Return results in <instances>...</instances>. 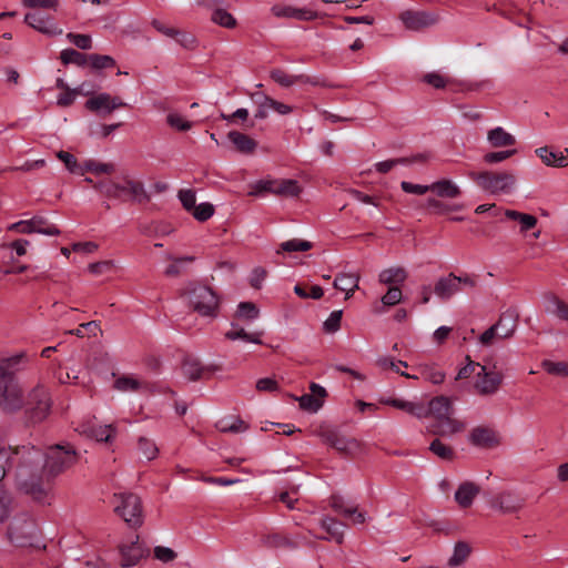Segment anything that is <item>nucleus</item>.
Wrapping results in <instances>:
<instances>
[{
  "instance_id": "f257e3e1",
  "label": "nucleus",
  "mask_w": 568,
  "mask_h": 568,
  "mask_svg": "<svg viewBox=\"0 0 568 568\" xmlns=\"http://www.w3.org/2000/svg\"><path fill=\"white\" fill-rule=\"evenodd\" d=\"M14 466L17 488L37 501L44 500L48 489L43 485L45 456L42 450L33 445L16 446Z\"/></svg>"
},
{
  "instance_id": "f03ea898",
  "label": "nucleus",
  "mask_w": 568,
  "mask_h": 568,
  "mask_svg": "<svg viewBox=\"0 0 568 568\" xmlns=\"http://www.w3.org/2000/svg\"><path fill=\"white\" fill-rule=\"evenodd\" d=\"M26 404L22 408V422L26 427H34L43 423L50 415L52 397L49 388L37 384L27 392Z\"/></svg>"
},
{
  "instance_id": "7ed1b4c3",
  "label": "nucleus",
  "mask_w": 568,
  "mask_h": 568,
  "mask_svg": "<svg viewBox=\"0 0 568 568\" xmlns=\"http://www.w3.org/2000/svg\"><path fill=\"white\" fill-rule=\"evenodd\" d=\"M93 187L109 199L119 200L125 194L138 203L150 201V195L145 190L144 183L131 178L129 174L122 175L119 182L115 180L99 181Z\"/></svg>"
},
{
  "instance_id": "20e7f679",
  "label": "nucleus",
  "mask_w": 568,
  "mask_h": 568,
  "mask_svg": "<svg viewBox=\"0 0 568 568\" xmlns=\"http://www.w3.org/2000/svg\"><path fill=\"white\" fill-rule=\"evenodd\" d=\"M189 306L201 316L215 317L219 310V297L207 285L190 282L181 293Z\"/></svg>"
},
{
  "instance_id": "39448f33",
  "label": "nucleus",
  "mask_w": 568,
  "mask_h": 568,
  "mask_svg": "<svg viewBox=\"0 0 568 568\" xmlns=\"http://www.w3.org/2000/svg\"><path fill=\"white\" fill-rule=\"evenodd\" d=\"M469 178L477 183L479 187L491 194H508L516 185V176L511 172H470Z\"/></svg>"
},
{
  "instance_id": "423d86ee",
  "label": "nucleus",
  "mask_w": 568,
  "mask_h": 568,
  "mask_svg": "<svg viewBox=\"0 0 568 568\" xmlns=\"http://www.w3.org/2000/svg\"><path fill=\"white\" fill-rule=\"evenodd\" d=\"M115 504L114 511L131 528H139L143 525V506L141 498L133 493H119L113 495Z\"/></svg>"
},
{
  "instance_id": "0eeeda50",
  "label": "nucleus",
  "mask_w": 568,
  "mask_h": 568,
  "mask_svg": "<svg viewBox=\"0 0 568 568\" xmlns=\"http://www.w3.org/2000/svg\"><path fill=\"white\" fill-rule=\"evenodd\" d=\"M78 453L69 444L55 445L49 448L45 458L47 477H55L77 464Z\"/></svg>"
},
{
  "instance_id": "6e6552de",
  "label": "nucleus",
  "mask_w": 568,
  "mask_h": 568,
  "mask_svg": "<svg viewBox=\"0 0 568 568\" xmlns=\"http://www.w3.org/2000/svg\"><path fill=\"white\" fill-rule=\"evenodd\" d=\"M26 396L18 379H0V409L6 415H13L22 410Z\"/></svg>"
},
{
  "instance_id": "1a4fd4ad",
  "label": "nucleus",
  "mask_w": 568,
  "mask_h": 568,
  "mask_svg": "<svg viewBox=\"0 0 568 568\" xmlns=\"http://www.w3.org/2000/svg\"><path fill=\"white\" fill-rule=\"evenodd\" d=\"M464 284L469 287L476 285L474 277L469 275L456 276L450 273L447 276L439 277L434 285L435 295L442 301H448L452 296L460 291V285Z\"/></svg>"
},
{
  "instance_id": "9d476101",
  "label": "nucleus",
  "mask_w": 568,
  "mask_h": 568,
  "mask_svg": "<svg viewBox=\"0 0 568 568\" xmlns=\"http://www.w3.org/2000/svg\"><path fill=\"white\" fill-rule=\"evenodd\" d=\"M503 381L504 375L500 371L496 369L495 365L491 368L483 365L480 371L476 373L474 388L481 396H490L497 393Z\"/></svg>"
},
{
  "instance_id": "9b49d317",
  "label": "nucleus",
  "mask_w": 568,
  "mask_h": 568,
  "mask_svg": "<svg viewBox=\"0 0 568 568\" xmlns=\"http://www.w3.org/2000/svg\"><path fill=\"white\" fill-rule=\"evenodd\" d=\"M324 443L344 455H354L359 452L361 445L355 438L344 437L332 429H321L318 433Z\"/></svg>"
},
{
  "instance_id": "f8f14e48",
  "label": "nucleus",
  "mask_w": 568,
  "mask_h": 568,
  "mask_svg": "<svg viewBox=\"0 0 568 568\" xmlns=\"http://www.w3.org/2000/svg\"><path fill=\"white\" fill-rule=\"evenodd\" d=\"M490 505L503 514H516L525 507L526 498L513 490H504L493 498Z\"/></svg>"
},
{
  "instance_id": "ddd939ff",
  "label": "nucleus",
  "mask_w": 568,
  "mask_h": 568,
  "mask_svg": "<svg viewBox=\"0 0 568 568\" xmlns=\"http://www.w3.org/2000/svg\"><path fill=\"white\" fill-rule=\"evenodd\" d=\"M36 531L34 521L28 516H21L10 524L8 534L12 541L23 546L34 537Z\"/></svg>"
},
{
  "instance_id": "4468645a",
  "label": "nucleus",
  "mask_w": 568,
  "mask_h": 568,
  "mask_svg": "<svg viewBox=\"0 0 568 568\" xmlns=\"http://www.w3.org/2000/svg\"><path fill=\"white\" fill-rule=\"evenodd\" d=\"M258 190L251 192V195H256L261 191H266L280 196L294 197L301 193V187L295 180H275V181H261Z\"/></svg>"
},
{
  "instance_id": "2eb2a0df",
  "label": "nucleus",
  "mask_w": 568,
  "mask_h": 568,
  "mask_svg": "<svg viewBox=\"0 0 568 568\" xmlns=\"http://www.w3.org/2000/svg\"><path fill=\"white\" fill-rule=\"evenodd\" d=\"M400 20L407 29L419 31L434 26L438 21V16L427 11L407 10L400 13Z\"/></svg>"
},
{
  "instance_id": "dca6fc26",
  "label": "nucleus",
  "mask_w": 568,
  "mask_h": 568,
  "mask_svg": "<svg viewBox=\"0 0 568 568\" xmlns=\"http://www.w3.org/2000/svg\"><path fill=\"white\" fill-rule=\"evenodd\" d=\"M126 104L119 97H111L108 93H100L90 98L85 102V108L92 112L103 111L106 114L112 113L115 109L125 106Z\"/></svg>"
},
{
  "instance_id": "f3484780",
  "label": "nucleus",
  "mask_w": 568,
  "mask_h": 568,
  "mask_svg": "<svg viewBox=\"0 0 568 568\" xmlns=\"http://www.w3.org/2000/svg\"><path fill=\"white\" fill-rule=\"evenodd\" d=\"M121 552V566L131 567L135 566L141 559L146 558L150 555V549L144 545L140 544L139 536L130 545H123L120 547Z\"/></svg>"
},
{
  "instance_id": "a211bd4d",
  "label": "nucleus",
  "mask_w": 568,
  "mask_h": 568,
  "mask_svg": "<svg viewBox=\"0 0 568 568\" xmlns=\"http://www.w3.org/2000/svg\"><path fill=\"white\" fill-rule=\"evenodd\" d=\"M77 430L81 435L94 438L98 442L110 443L113 439L115 428L112 425L97 426L93 422L87 420L81 423Z\"/></svg>"
},
{
  "instance_id": "6ab92c4d",
  "label": "nucleus",
  "mask_w": 568,
  "mask_h": 568,
  "mask_svg": "<svg viewBox=\"0 0 568 568\" xmlns=\"http://www.w3.org/2000/svg\"><path fill=\"white\" fill-rule=\"evenodd\" d=\"M469 442L480 448H493L499 445L496 432L486 426H477L473 428L468 435Z\"/></svg>"
},
{
  "instance_id": "aec40b11",
  "label": "nucleus",
  "mask_w": 568,
  "mask_h": 568,
  "mask_svg": "<svg viewBox=\"0 0 568 568\" xmlns=\"http://www.w3.org/2000/svg\"><path fill=\"white\" fill-rule=\"evenodd\" d=\"M466 429V423L449 415L438 422H433L430 433L438 436L450 437Z\"/></svg>"
},
{
  "instance_id": "412c9836",
  "label": "nucleus",
  "mask_w": 568,
  "mask_h": 568,
  "mask_svg": "<svg viewBox=\"0 0 568 568\" xmlns=\"http://www.w3.org/2000/svg\"><path fill=\"white\" fill-rule=\"evenodd\" d=\"M426 417H433L434 422H438L449 415L455 414L452 400L446 396L434 397L428 407H425Z\"/></svg>"
},
{
  "instance_id": "4be33fe9",
  "label": "nucleus",
  "mask_w": 568,
  "mask_h": 568,
  "mask_svg": "<svg viewBox=\"0 0 568 568\" xmlns=\"http://www.w3.org/2000/svg\"><path fill=\"white\" fill-rule=\"evenodd\" d=\"M536 154L547 166L566 168L568 166V149L555 152L549 146H541L536 150Z\"/></svg>"
},
{
  "instance_id": "5701e85b",
  "label": "nucleus",
  "mask_w": 568,
  "mask_h": 568,
  "mask_svg": "<svg viewBox=\"0 0 568 568\" xmlns=\"http://www.w3.org/2000/svg\"><path fill=\"white\" fill-rule=\"evenodd\" d=\"M270 77L274 82H276L277 84H280L283 88H290L296 83H310L313 85L320 84V82L317 80H314L307 75H304V74L292 75L282 69H273L270 72Z\"/></svg>"
},
{
  "instance_id": "b1692460",
  "label": "nucleus",
  "mask_w": 568,
  "mask_h": 568,
  "mask_svg": "<svg viewBox=\"0 0 568 568\" xmlns=\"http://www.w3.org/2000/svg\"><path fill=\"white\" fill-rule=\"evenodd\" d=\"M271 11L277 18H288L301 21L313 20L317 17L313 11L285 4H275L271 8Z\"/></svg>"
},
{
  "instance_id": "393cba45",
  "label": "nucleus",
  "mask_w": 568,
  "mask_h": 568,
  "mask_svg": "<svg viewBox=\"0 0 568 568\" xmlns=\"http://www.w3.org/2000/svg\"><path fill=\"white\" fill-rule=\"evenodd\" d=\"M227 139L235 150L243 154H253L257 148V142L254 139L239 131H230Z\"/></svg>"
},
{
  "instance_id": "a878e982",
  "label": "nucleus",
  "mask_w": 568,
  "mask_h": 568,
  "mask_svg": "<svg viewBox=\"0 0 568 568\" xmlns=\"http://www.w3.org/2000/svg\"><path fill=\"white\" fill-rule=\"evenodd\" d=\"M320 526L327 532L328 536H316L317 539L322 540H335L337 544H342L344 540V531L342 529L343 524L336 519L325 516L321 519Z\"/></svg>"
},
{
  "instance_id": "bb28decb",
  "label": "nucleus",
  "mask_w": 568,
  "mask_h": 568,
  "mask_svg": "<svg viewBox=\"0 0 568 568\" xmlns=\"http://www.w3.org/2000/svg\"><path fill=\"white\" fill-rule=\"evenodd\" d=\"M26 23H28L33 29L45 33V34H61L62 30H55L51 19L45 18L43 14L33 12L27 13L24 17Z\"/></svg>"
},
{
  "instance_id": "cd10ccee",
  "label": "nucleus",
  "mask_w": 568,
  "mask_h": 568,
  "mask_svg": "<svg viewBox=\"0 0 568 568\" xmlns=\"http://www.w3.org/2000/svg\"><path fill=\"white\" fill-rule=\"evenodd\" d=\"M480 488L478 485L471 481H465L459 485L455 493V500L462 508H468L471 506L473 500L479 494Z\"/></svg>"
},
{
  "instance_id": "c85d7f7f",
  "label": "nucleus",
  "mask_w": 568,
  "mask_h": 568,
  "mask_svg": "<svg viewBox=\"0 0 568 568\" xmlns=\"http://www.w3.org/2000/svg\"><path fill=\"white\" fill-rule=\"evenodd\" d=\"M518 317L514 312H505L495 324L498 329V338L505 339L514 335L517 328Z\"/></svg>"
},
{
  "instance_id": "c756f323",
  "label": "nucleus",
  "mask_w": 568,
  "mask_h": 568,
  "mask_svg": "<svg viewBox=\"0 0 568 568\" xmlns=\"http://www.w3.org/2000/svg\"><path fill=\"white\" fill-rule=\"evenodd\" d=\"M430 191L439 197L456 199L462 195L460 187L450 180H439L430 184Z\"/></svg>"
},
{
  "instance_id": "7c9ffc66",
  "label": "nucleus",
  "mask_w": 568,
  "mask_h": 568,
  "mask_svg": "<svg viewBox=\"0 0 568 568\" xmlns=\"http://www.w3.org/2000/svg\"><path fill=\"white\" fill-rule=\"evenodd\" d=\"M114 388L120 392H142L149 390L150 384L133 376L123 375L115 381Z\"/></svg>"
},
{
  "instance_id": "2f4dec72",
  "label": "nucleus",
  "mask_w": 568,
  "mask_h": 568,
  "mask_svg": "<svg viewBox=\"0 0 568 568\" xmlns=\"http://www.w3.org/2000/svg\"><path fill=\"white\" fill-rule=\"evenodd\" d=\"M487 140L493 148L513 146L516 144L515 136L501 126L489 130Z\"/></svg>"
},
{
  "instance_id": "473e14b6",
  "label": "nucleus",
  "mask_w": 568,
  "mask_h": 568,
  "mask_svg": "<svg viewBox=\"0 0 568 568\" xmlns=\"http://www.w3.org/2000/svg\"><path fill=\"white\" fill-rule=\"evenodd\" d=\"M263 332L247 333L237 322H232L231 329L225 333V337L230 341L243 339L255 344H262L261 336Z\"/></svg>"
},
{
  "instance_id": "72a5a7b5",
  "label": "nucleus",
  "mask_w": 568,
  "mask_h": 568,
  "mask_svg": "<svg viewBox=\"0 0 568 568\" xmlns=\"http://www.w3.org/2000/svg\"><path fill=\"white\" fill-rule=\"evenodd\" d=\"M504 214L508 220L518 222L521 233H526L535 229L538 223V220L535 215L521 213L519 211L505 210Z\"/></svg>"
},
{
  "instance_id": "f704fd0d",
  "label": "nucleus",
  "mask_w": 568,
  "mask_h": 568,
  "mask_svg": "<svg viewBox=\"0 0 568 568\" xmlns=\"http://www.w3.org/2000/svg\"><path fill=\"white\" fill-rule=\"evenodd\" d=\"M23 353L3 358L0 361V379H17L14 374L19 369V364L23 361Z\"/></svg>"
},
{
  "instance_id": "c9c22d12",
  "label": "nucleus",
  "mask_w": 568,
  "mask_h": 568,
  "mask_svg": "<svg viewBox=\"0 0 568 568\" xmlns=\"http://www.w3.org/2000/svg\"><path fill=\"white\" fill-rule=\"evenodd\" d=\"M262 544L268 548H290L294 549L297 547V544L290 539L287 536L278 534V532H270L263 535L261 538Z\"/></svg>"
},
{
  "instance_id": "e433bc0d",
  "label": "nucleus",
  "mask_w": 568,
  "mask_h": 568,
  "mask_svg": "<svg viewBox=\"0 0 568 568\" xmlns=\"http://www.w3.org/2000/svg\"><path fill=\"white\" fill-rule=\"evenodd\" d=\"M386 404L395 408L402 409L417 418H426L425 406L423 404L407 402L397 398L388 399Z\"/></svg>"
},
{
  "instance_id": "4c0bfd02",
  "label": "nucleus",
  "mask_w": 568,
  "mask_h": 568,
  "mask_svg": "<svg viewBox=\"0 0 568 568\" xmlns=\"http://www.w3.org/2000/svg\"><path fill=\"white\" fill-rule=\"evenodd\" d=\"M82 175L85 172H91L95 175L112 174L115 172V165L113 163H102L97 160H85L81 163Z\"/></svg>"
},
{
  "instance_id": "58836bf2",
  "label": "nucleus",
  "mask_w": 568,
  "mask_h": 568,
  "mask_svg": "<svg viewBox=\"0 0 568 568\" xmlns=\"http://www.w3.org/2000/svg\"><path fill=\"white\" fill-rule=\"evenodd\" d=\"M408 276L404 267H389L381 272L379 282L382 284H399L406 281Z\"/></svg>"
},
{
  "instance_id": "ea45409f",
  "label": "nucleus",
  "mask_w": 568,
  "mask_h": 568,
  "mask_svg": "<svg viewBox=\"0 0 568 568\" xmlns=\"http://www.w3.org/2000/svg\"><path fill=\"white\" fill-rule=\"evenodd\" d=\"M471 554V547L466 541H458L455 544L454 552L448 559L449 567H458L463 565Z\"/></svg>"
},
{
  "instance_id": "a19ab883",
  "label": "nucleus",
  "mask_w": 568,
  "mask_h": 568,
  "mask_svg": "<svg viewBox=\"0 0 568 568\" xmlns=\"http://www.w3.org/2000/svg\"><path fill=\"white\" fill-rule=\"evenodd\" d=\"M429 450L445 462H453L456 458V452L450 446L442 442L440 439H434L429 445Z\"/></svg>"
},
{
  "instance_id": "79ce46f5",
  "label": "nucleus",
  "mask_w": 568,
  "mask_h": 568,
  "mask_svg": "<svg viewBox=\"0 0 568 568\" xmlns=\"http://www.w3.org/2000/svg\"><path fill=\"white\" fill-rule=\"evenodd\" d=\"M425 161H426V155H424V154H418V155H415L413 158L393 159V160H387V161L378 162L376 164V170L379 173H387L394 166H396L398 164H410L413 162H425Z\"/></svg>"
},
{
  "instance_id": "37998d69",
  "label": "nucleus",
  "mask_w": 568,
  "mask_h": 568,
  "mask_svg": "<svg viewBox=\"0 0 568 568\" xmlns=\"http://www.w3.org/2000/svg\"><path fill=\"white\" fill-rule=\"evenodd\" d=\"M182 372L190 381L200 379L206 372V368L201 366L200 362L195 358L186 357L182 365Z\"/></svg>"
},
{
  "instance_id": "c03bdc74",
  "label": "nucleus",
  "mask_w": 568,
  "mask_h": 568,
  "mask_svg": "<svg viewBox=\"0 0 568 568\" xmlns=\"http://www.w3.org/2000/svg\"><path fill=\"white\" fill-rule=\"evenodd\" d=\"M260 311L257 306L252 302H241L235 312L234 318L236 321L251 322L257 318Z\"/></svg>"
},
{
  "instance_id": "a18cd8bd",
  "label": "nucleus",
  "mask_w": 568,
  "mask_h": 568,
  "mask_svg": "<svg viewBox=\"0 0 568 568\" xmlns=\"http://www.w3.org/2000/svg\"><path fill=\"white\" fill-rule=\"evenodd\" d=\"M359 278V274L356 273H338L333 285L338 291L358 288Z\"/></svg>"
},
{
  "instance_id": "49530a36",
  "label": "nucleus",
  "mask_w": 568,
  "mask_h": 568,
  "mask_svg": "<svg viewBox=\"0 0 568 568\" xmlns=\"http://www.w3.org/2000/svg\"><path fill=\"white\" fill-rule=\"evenodd\" d=\"M402 296L403 294L398 286H390L386 294L382 297V304H377L375 306V312L384 313L385 307L398 304L402 300Z\"/></svg>"
},
{
  "instance_id": "de8ad7c7",
  "label": "nucleus",
  "mask_w": 568,
  "mask_h": 568,
  "mask_svg": "<svg viewBox=\"0 0 568 568\" xmlns=\"http://www.w3.org/2000/svg\"><path fill=\"white\" fill-rule=\"evenodd\" d=\"M547 300L549 302L547 311L558 318L568 322V304L554 294H549Z\"/></svg>"
},
{
  "instance_id": "09e8293b",
  "label": "nucleus",
  "mask_w": 568,
  "mask_h": 568,
  "mask_svg": "<svg viewBox=\"0 0 568 568\" xmlns=\"http://www.w3.org/2000/svg\"><path fill=\"white\" fill-rule=\"evenodd\" d=\"M168 260L172 261V264H170L165 268V275L170 277L179 276L184 271V264L186 263H193L195 261L194 256H183V257H174L172 255H168Z\"/></svg>"
},
{
  "instance_id": "8fccbe9b",
  "label": "nucleus",
  "mask_w": 568,
  "mask_h": 568,
  "mask_svg": "<svg viewBox=\"0 0 568 568\" xmlns=\"http://www.w3.org/2000/svg\"><path fill=\"white\" fill-rule=\"evenodd\" d=\"M217 427L222 433H242L247 429L245 422L239 417L222 419L219 422Z\"/></svg>"
},
{
  "instance_id": "3c124183",
  "label": "nucleus",
  "mask_w": 568,
  "mask_h": 568,
  "mask_svg": "<svg viewBox=\"0 0 568 568\" xmlns=\"http://www.w3.org/2000/svg\"><path fill=\"white\" fill-rule=\"evenodd\" d=\"M60 59L63 64L74 63L77 65H84L89 62V55H85L74 49H65L60 53Z\"/></svg>"
},
{
  "instance_id": "603ef678",
  "label": "nucleus",
  "mask_w": 568,
  "mask_h": 568,
  "mask_svg": "<svg viewBox=\"0 0 568 568\" xmlns=\"http://www.w3.org/2000/svg\"><path fill=\"white\" fill-rule=\"evenodd\" d=\"M138 449L141 453L142 457H144L148 460L154 459L159 454V448L156 447L154 442L146 437L139 438Z\"/></svg>"
},
{
  "instance_id": "864d4df0",
  "label": "nucleus",
  "mask_w": 568,
  "mask_h": 568,
  "mask_svg": "<svg viewBox=\"0 0 568 568\" xmlns=\"http://www.w3.org/2000/svg\"><path fill=\"white\" fill-rule=\"evenodd\" d=\"M211 19L214 23L227 29H232L236 26L235 18L224 9H215Z\"/></svg>"
},
{
  "instance_id": "5fc2aeb1",
  "label": "nucleus",
  "mask_w": 568,
  "mask_h": 568,
  "mask_svg": "<svg viewBox=\"0 0 568 568\" xmlns=\"http://www.w3.org/2000/svg\"><path fill=\"white\" fill-rule=\"evenodd\" d=\"M57 158L64 163L69 172L82 175L81 163L78 162L77 158L73 154L67 151H59L57 152Z\"/></svg>"
},
{
  "instance_id": "6e6d98bb",
  "label": "nucleus",
  "mask_w": 568,
  "mask_h": 568,
  "mask_svg": "<svg viewBox=\"0 0 568 568\" xmlns=\"http://www.w3.org/2000/svg\"><path fill=\"white\" fill-rule=\"evenodd\" d=\"M313 247V244L308 241L293 239L286 242H283L277 250V253L281 252H300V251H308Z\"/></svg>"
},
{
  "instance_id": "4d7b16f0",
  "label": "nucleus",
  "mask_w": 568,
  "mask_h": 568,
  "mask_svg": "<svg viewBox=\"0 0 568 568\" xmlns=\"http://www.w3.org/2000/svg\"><path fill=\"white\" fill-rule=\"evenodd\" d=\"M541 367L550 375L555 376H568V363L566 362H552L545 359L541 363Z\"/></svg>"
},
{
  "instance_id": "13d9d810",
  "label": "nucleus",
  "mask_w": 568,
  "mask_h": 568,
  "mask_svg": "<svg viewBox=\"0 0 568 568\" xmlns=\"http://www.w3.org/2000/svg\"><path fill=\"white\" fill-rule=\"evenodd\" d=\"M31 220H32V223H34L36 233L51 235V236H55L61 233L60 230L55 225L49 224L47 222V220L42 216H33Z\"/></svg>"
},
{
  "instance_id": "bf43d9fd",
  "label": "nucleus",
  "mask_w": 568,
  "mask_h": 568,
  "mask_svg": "<svg viewBox=\"0 0 568 568\" xmlns=\"http://www.w3.org/2000/svg\"><path fill=\"white\" fill-rule=\"evenodd\" d=\"M426 207L429 210H433L434 213L445 214L450 211H459L463 209V205H459V204L448 205L435 197H429L426 201Z\"/></svg>"
},
{
  "instance_id": "052dcab7",
  "label": "nucleus",
  "mask_w": 568,
  "mask_h": 568,
  "mask_svg": "<svg viewBox=\"0 0 568 568\" xmlns=\"http://www.w3.org/2000/svg\"><path fill=\"white\" fill-rule=\"evenodd\" d=\"M295 399L298 400L302 409L308 410V412L315 413L323 405V400H321L318 397L311 395V394H305L301 397H295Z\"/></svg>"
},
{
  "instance_id": "680f3d73",
  "label": "nucleus",
  "mask_w": 568,
  "mask_h": 568,
  "mask_svg": "<svg viewBox=\"0 0 568 568\" xmlns=\"http://www.w3.org/2000/svg\"><path fill=\"white\" fill-rule=\"evenodd\" d=\"M166 123L176 131H189L192 128V122L175 112H171L166 115Z\"/></svg>"
},
{
  "instance_id": "e2e57ef3",
  "label": "nucleus",
  "mask_w": 568,
  "mask_h": 568,
  "mask_svg": "<svg viewBox=\"0 0 568 568\" xmlns=\"http://www.w3.org/2000/svg\"><path fill=\"white\" fill-rule=\"evenodd\" d=\"M88 63H90L93 69L101 70L114 67L115 60L110 55L93 53L89 55Z\"/></svg>"
},
{
  "instance_id": "0e129e2a",
  "label": "nucleus",
  "mask_w": 568,
  "mask_h": 568,
  "mask_svg": "<svg viewBox=\"0 0 568 568\" xmlns=\"http://www.w3.org/2000/svg\"><path fill=\"white\" fill-rule=\"evenodd\" d=\"M221 118L223 120H226L227 122H235L236 120H241L242 124L245 129H251L254 126V122L248 121V111L246 109H237L232 114H221Z\"/></svg>"
},
{
  "instance_id": "69168bd1",
  "label": "nucleus",
  "mask_w": 568,
  "mask_h": 568,
  "mask_svg": "<svg viewBox=\"0 0 568 568\" xmlns=\"http://www.w3.org/2000/svg\"><path fill=\"white\" fill-rule=\"evenodd\" d=\"M89 92H84V83L81 84L79 88L73 90H67L58 98V105L60 106H69L73 103L77 94H88Z\"/></svg>"
},
{
  "instance_id": "338daca9",
  "label": "nucleus",
  "mask_w": 568,
  "mask_h": 568,
  "mask_svg": "<svg viewBox=\"0 0 568 568\" xmlns=\"http://www.w3.org/2000/svg\"><path fill=\"white\" fill-rule=\"evenodd\" d=\"M12 511V497L4 490H0V523L6 521Z\"/></svg>"
},
{
  "instance_id": "774afa93",
  "label": "nucleus",
  "mask_w": 568,
  "mask_h": 568,
  "mask_svg": "<svg viewBox=\"0 0 568 568\" xmlns=\"http://www.w3.org/2000/svg\"><path fill=\"white\" fill-rule=\"evenodd\" d=\"M68 40L75 47L82 50H89L92 48V39L88 34L72 33L67 34Z\"/></svg>"
}]
</instances>
